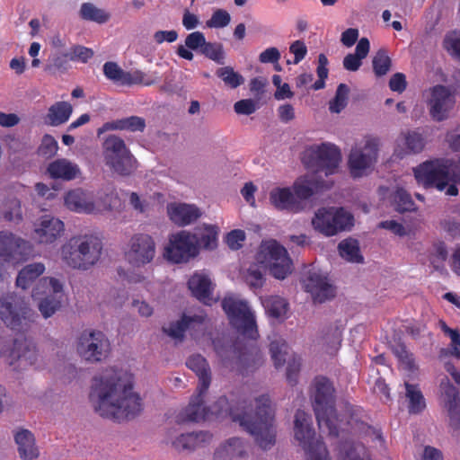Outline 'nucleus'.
Listing matches in <instances>:
<instances>
[{
	"mask_svg": "<svg viewBox=\"0 0 460 460\" xmlns=\"http://www.w3.org/2000/svg\"><path fill=\"white\" fill-rule=\"evenodd\" d=\"M131 373L108 368L94 376L89 394L90 402L101 416L123 420L138 415L143 411V401L135 391Z\"/></svg>",
	"mask_w": 460,
	"mask_h": 460,
	"instance_id": "nucleus-1",
	"label": "nucleus"
},
{
	"mask_svg": "<svg viewBox=\"0 0 460 460\" xmlns=\"http://www.w3.org/2000/svg\"><path fill=\"white\" fill-rule=\"evenodd\" d=\"M341 160V151L333 144L323 143L306 148L303 153L302 163L314 173L300 177L294 182L293 192L296 199L302 202L323 189L324 181H319L316 174L323 172L329 176L335 173Z\"/></svg>",
	"mask_w": 460,
	"mask_h": 460,
	"instance_id": "nucleus-2",
	"label": "nucleus"
},
{
	"mask_svg": "<svg viewBox=\"0 0 460 460\" xmlns=\"http://www.w3.org/2000/svg\"><path fill=\"white\" fill-rule=\"evenodd\" d=\"M102 251V240L94 234L74 236L62 247L66 263L78 270H88L100 259Z\"/></svg>",
	"mask_w": 460,
	"mask_h": 460,
	"instance_id": "nucleus-3",
	"label": "nucleus"
},
{
	"mask_svg": "<svg viewBox=\"0 0 460 460\" xmlns=\"http://www.w3.org/2000/svg\"><path fill=\"white\" fill-rule=\"evenodd\" d=\"M102 147L103 162L113 172L129 176L137 170V161L120 137L109 135Z\"/></svg>",
	"mask_w": 460,
	"mask_h": 460,
	"instance_id": "nucleus-4",
	"label": "nucleus"
},
{
	"mask_svg": "<svg viewBox=\"0 0 460 460\" xmlns=\"http://www.w3.org/2000/svg\"><path fill=\"white\" fill-rule=\"evenodd\" d=\"M273 410L269 397L262 396L258 401L257 418L252 422L248 417L238 420L240 425L249 431L262 448H268L275 442V429L272 424Z\"/></svg>",
	"mask_w": 460,
	"mask_h": 460,
	"instance_id": "nucleus-5",
	"label": "nucleus"
},
{
	"mask_svg": "<svg viewBox=\"0 0 460 460\" xmlns=\"http://www.w3.org/2000/svg\"><path fill=\"white\" fill-rule=\"evenodd\" d=\"M314 388V411L319 426L335 435L342 420H338L333 407V386L328 379L321 377L315 380Z\"/></svg>",
	"mask_w": 460,
	"mask_h": 460,
	"instance_id": "nucleus-6",
	"label": "nucleus"
},
{
	"mask_svg": "<svg viewBox=\"0 0 460 460\" xmlns=\"http://www.w3.org/2000/svg\"><path fill=\"white\" fill-rule=\"evenodd\" d=\"M188 367L199 376V385L197 394L192 397L187 409V414L190 420L200 421L208 419L209 411L204 405V398L210 385L209 367L206 359L200 355H195L189 358Z\"/></svg>",
	"mask_w": 460,
	"mask_h": 460,
	"instance_id": "nucleus-7",
	"label": "nucleus"
},
{
	"mask_svg": "<svg viewBox=\"0 0 460 460\" xmlns=\"http://www.w3.org/2000/svg\"><path fill=\"white\" fill-rule=\"evenodd\" d=\"M395 354L400 361V366L405 374V396L408 401V409L411 413H419L426 407L424 396L417 384L411 381L418 374V365L415 358L405 347L401 346L395 350Z\"/></svg>",
	"mask_w": 460,
	"mask_h": 460,
	"instance_id": "nucleus-8",
	"label": "nucleus"
},
{
	"mask_svg": "<svg viewBox=\"0 0 460 460\" xmlns=\"http://www.w3.org/2000/svg\"><path fill=\"white\" fill-rule=\"evenodd\" d=\"M222 305L231 323L243 337L257 339L259 334L255 315L245 301L229 296L223 300Z\"/></svg>",
	"mask_w": 460,
	"mask_h": 460,
	"instance_id": "nucleus-9",
	"label": "nucleus"
},
{
	"mask_svg": "<svg viewBox=\"0 0 460 460\" xmlns=\"http://www.w3.org/2000/svg\"><path fill=\"white\" fill-rule=\"evenodd\" d=\"M111 349V343L105 333L96 329H86L77 337L75 350L78 356L91 363L105 358Z\"/></svg>",
	"mask_w": 460,
	"mask_h": 460,
	"instance_id": "nucleus-10",
	"label": "nucleus"
},
{
	"mask_svg": "<svg viewBox=\"0 0 460 460\" xmlns=\"http://www.w3.org/2000/svg\"><path fill=\"white\" fill-rule=\"evenodd\" d=\"M353 216L343 208H321L312 219L314 228L325 236H333L353 226Z\"/></svg>",
	"mask_w": 460,
	"mask_h": 460,
	"instance_id": "nucleus-11",
	"label": "nucleus"
},
{
	"mask_svg": "<svg viewBox=\"0 0 460 460\" xmlns=\"http://www.w3.org/2000/svg\"><path fill=\"white\" fill-rule=\"evenodd\" d=\"M379 139L371 136L364 137L359 145L352 147L348 160L350 173L354 178L361 177L377 161Z\"/></svg>",
	"mask_w": 460,
	"mask_h": 460,
	"instance_id": "nucleus-12",
	"label": "nucleus"
},
{
	"mask_svg": "<svg viewBox=\"0 0 460 460\" xmlns=\"http://www.w3.org/2000/svg\"><path fill=\"white\" fill-rule=\"evenodd\" d=\"M199 254L196 234L181 230L169 237L164 247V259L173 264L187 263Z\"/></svg>",
	"mask_w": 460,
	"mask_h": 460,
	"instance_id": "nucleus-13",
	"label": "nucleus"
},
{
	"mask_svg": "<svg viewBox=\"0 0 460 460\" xmlns=\"http://www.w3.org/2000/svg\"><path fill=\"white\" fill-rule=\"evenodd\" d=\"M414 176L419 183L439 190H444L451 181L447 162L438 159L420 164L414 169Z\"/></svg>",
	"mask_w": 460,
	"mask_h": 460,
	"instance_id": "nucleus-14",
	"label": "nucleus"
},
{
	"mask_svg": "<svg viewBox=\"0 0 460 460\" xmlns=\"http://www.w3.org/2000/svg\"><path fill=\"white\" fill-rule=\"evenodd\" d=\"M427 101L429 112L433 120H446L456 105V91L447 85L436 84L429 90Z\"/></svg>",
	"mask_w": 460,
	"mask_h": 460,
	"instance_id": "nucleus-15",
	"label": "nucleus"
},
{
	"mask_svg": "<svg viewBox=\"0 0 460 460\" xmlns=\"http://www.w3.org/2000/svg\"><path fill=\"white\" fill-rule=\"evenodd\" d=\"M261 251L269 261V270L277 279H285L293 270V261L287 249L276 240H270L261 246Z\"/></svg>",
	"mask_w": 460,
	"mask_h": 460,
	"instance_id": "nucleus-16",
	"label": "nucleus"
},
{
	"mask_svg": "<svg viewBox=\"0 0 460 460\" xmlns=\"http://www.w3.org/2000/svg\"><path fill=\"white\" fill-rule=\"evenodd\" d=\"M155 255V243L147 234H134L125 252L126 260L133 266L140 267L150 263Z\"/></svg>",
	"mask_w": 460,
	"mask_h": 460,
	"instance_id": "nucleus-17",
	"label": "nucleus"
},
{
	"mask_svg": "<svg viewBox=\"0 0 460 460\" xmlns=\"http://www.w3.org/2000/svg\"><path fill=\"white\" fill-rule=\"evenodd\" d=\"M168 443L179 452L191 453L212 442L213 435L208 431H196L176 435L172 429L166 435Z\"/></svg>",
	"mask_w": 460,
	"mask_h": 460,
	"instance_id": "nucleus-18",
	"label": "nucleus"
},
{
	"mask_svg": "<svg viewBox=\"0 0 460 460\" xmlns=\"http://www.w3.org/2000/svg\"><path fill=\"white\" fill-rule=\"evenodd\" d=\"M312 424L310 415L303 411H296L293 429L294 438L297 446L301 447L304 451L314 446L316 441H321L315 438Z\"/></svg>",
	"mask_w": 460,
	"mask_h": 460,
	"instance_id": "nucleus-19",
	"label": "nucleus"
},
{
	"mask_svg": "<svg viewBox=\"0 0 460 460\" xmlns=\"http://www.w3.org/2000/svg\"><path fill=\"white\" fill-rule=\"evenodd\" d=\"M65 226L60 219L45 215L42 216L34 229L35 238L40 243H52L63 234Z\"/></svg>",
	"mask_w": 460,
	"mask_h": 460,
	"instance_id": "nucleus-20",
	"label": "nucleus"
},
{
	"mask_svg": "<svg viewBox=\"0 0 460 460\" xmlns=\"http://www.w3.org/2000/svg\"><path fill=\"white\" fill-rule=\"evenodd\" d=\"M28 243L8 230L0 231V258L5 261L17 259L27 249Z\"/></svg>",
	"mask_w": 460,
	"mask_h": 460,
	"instance_id": "nucleus-21",
	"label": "nucleus"
},
{
	"mask_svg": "<svg viewBox=\"0 0 460 460\" xmlns=\"http://www.w3.org/2000/svg\"><path fill=\"white\" fill-rule=\"evenodd\" d=\"M3 356L10 365H13L17 360L32 365L37 360L38 353L36 347L31 342L21 340L16 341L12 349L4 350Z\"/></svg>",
	"mask_w": 460,
	"mask_h": 460,
	"instance_id": "nucleus-22",
	"label": "nucleus"
},
{
	"mask_svg": "<svg viewBox=\"0 0 460 460\" xmlns=\"http://www.w3.org/2000/svg\"><path fill=\"white\" fill-rule=\"evenodd\" d=\"M271 204L279 210H288L293 213L300 212L303 204L296 199L290 188H275L270 193Z\"/></svg>",
	"mask_w": 460,
	"mask_h": 460,
	"instance_id": "nucleus-23",
	"label": "nucleus"
},
{
	"mask_svg": "<svg viewBox=\"0 0 460 460\" xmlns=\"http://www.w3.org/2000/svg\"><path fill=\"white\" fill-rule=\"evenodd\" d=\"M247 453V445L240 438H231L215 450L214 460H242Z\"/></svg>",
	"mask_w": 460,
	"mask_h": 460,
	"instance_id": "nucleus-24",
	"label": "nucleus"
},
{
	"mask_svg": "<svg viewBox=\"0 0 460 460\" xmlns=\"http://www.w3.org/2000/svg\"><path fill=\"white\" fill-rule=\"evenodd\" d=\"M66 207L76 213L92 214L95 211V205L90 194L82 189H75L65 196Z\"/></svg>",
	"mask_w": 460,
	"mask_h": 460,
	"instance_id": "nucleus-25",
	"label": "nucleus"
},
{
	"mask_svg": "<svg viewBox=\"0 0 460 460\" xmlns=\"http://www.w3.org/2000/svg\"><path fill=\"white\" fill-rule=\"evenodd\" d=\"M14 441L17 445L19 456L22 460H35L40 456L34 435L25 429H19L14 432Z\"/></svg>",
	"mask_w": 460,
	"mask_h": 460,
	"instance_id": "nucleus-26",
	"label": "nucleus"
},
{
	"mask_svg": "<svg viewBox=\"0 0 460 460\" xmlns=\"http://www.w3.org/2000/svg\"><path fill=\"white\" fill-rule=\"evenodd\" d=\"M12 300L11 297L0 299V317L7 326L14 329L25 320L27 309L17 305H13Z\"/></svg>",
	"mask_w": 460,
	"mask_h": 460,
	"instance_id": "nucleus-27",
	"label": "nucleus"
},
{
	"mask_svg": "<svg viewBox=\"0 0 460 460\" xmlns=\"http://www.w3.org/2000/svg\"><path fill=\"white\" fill-rule=\"evenodd\" d=\"M146 120L144 118L138 116H129L127 118L103 123L102 126L98 128L97 135L100 136L104 132L111 130L143 132L146 128Z\"/></svg>",
	"mask_w": 460,
	"mask_h": 460,
	"instance_id": "nucleus-28",
	"label": "nucleus"
},
{
	"mask_svg": "<svg viewBox=\"0 0 460 460\" xmlns=\"http://www.w3.org/2000/svg\"><path fill=\"white\" fill-rule=\"evenodd\" d=\"M171 220L179 226H185L196 221L201 215L194 205L176 204L168 207Z\"/></svg>",
	"mask_w": 460,
	"mask_h": 460,
	"instance_id": "nucleus-29",
	"label": "nucleus"
},
{
	"mask_svg": "<svg viewBox=\"0 0 460 460\" xmlns=\"http://www.w3.org/2000/svg\"><path fill=\"white\" fill-rule=\"evenodd\" d=\"M47 171L52 179L71 181L80 173L78 165L67 159L60 158L51 162Z\"/></svg>",
	"mask_w": 460,
	"mask_h": 460,
	"instance_id": "nucleus-30",
	"label": "nucleus"
},
{
	"mask_svg": "<svg viewBox=\"0 0 460 460\" xmlns=\"http://www.w3.org/2000/svg\"><path fill=\"white\" fill-rule=\"evenodd\" d=\"M73 112V106L67 102H57L52 104L45 118V123L52 127H58L66 123Z\"/></svg>",
	"mask_w": 460,
	"mask_h": 460,
	"instance_id": "nucleus-31",
	"label": "nucleus"
},
{
	"mask_svg": "<svg viewBox=\"0 0 460 460\" xmlns=\"http://www.w3.org/2000/svg\"><path fill=\"white\" fill-rule=\"evenodd\" d=\"M45 271V265L41 262H34L24 266L19 272L15 280L16 288H29Z\"/></svg>",
	"mask_w": 460,
	"mask_h": 460,
	"instance_id": "nucleus-32",
	"label": "nucleus"
},
{
	"mask_svg": "<svg viewBox=\"0 0 460 460\" xmlns=\"http://www.w3.org/2000/svg\"><path fill=\"white\" fill-rule=\"evenodd\" d=\"M343 328L338 324H330L322 328L319 342L330 351L338 349L341 343Z\"/></svg>",
	"mask_w": 460,
	"mask_h": 460,
	"instance_id": "nucleus-33",
	"label": "nucleus"
},
{
	"mask_svg": "<svg viewBox=\"0 0 460 460\" xmlns=\"http://www.w3.org/2000/svg\"><path fill=\"white\" fill-rule=\"evenodd\" d=\"M202 316H183L181 320L164 327V332L174 339H181L184 332L195 324L202 323Z\"/></svg>",
	"mask_w": 460,
	"mask_h": 460,
	"instance_id": "nucleus-34",
	"label": "nucleus"
},
{
	"mask_svg": "<svg viewBox=\"0 0 460 460\" xmlns=\"http://www.w3.org/2000/svg\"><path fill=\"white\" fill-rule=\"evenodd\" d=\"M61 305L60 289H51L48 294L40 298L39 302V310L45 318H49L55 314Z\"/></svg>",
	"mask_w": 460,
	"mask_h": 460,
	"instance_id": "nucleus-35",
	"label": "nucleus"
},
{
	"mask_svg": "<svg viewBox=\"0 0 460 460\" xmlns=\"http://www.w3.org/2000/svg\"><path fill=\"white\" fill-rule=\"evenodd\" d=\"M198 249L202 247L205 250L212 251L217 246L218 228L216 226L205 225L201 233L195 234Z\"/></svg>",
	"mask_w": 460,
	"mask_h": 460,
	"instance_id": "nucleus-36",
	"label": "nucleus"
},
{
	"mask_svg": "<svg viewBox=\"0 0 460 460\" xmlns=\"http://www.w3.org/2000/svg\"><path fill=\"white\" fill-rule=\"evenodd\" d=\"M340 255L348 261L360 263L363 262V256L360 253L358 242L349 238L342 240L339 245Z\"/></svg>",
	"mask_w": 460,
	"mask_h": 460,
	"instance_id": "nucleus-37",
	"label": "nucleus"
},
{
	"mask_svg": "<svg viewBox=\"0 0 460 460\" xmlns=\"http://www.w3.org/2000/svg\"><path fill=\"white\" fill-rule=\"evenodd\" d=\"M392 202L396 211L403 213L414 211L416 206L410 193L404 189L398 188L392 195Z\"/></svg>",
	"mask_w": 460,
	"mask_h": 460,
	"instance_id": "nucleus-38",
	"label": "nucleus"
},
{
	"mask_svg": "<svg viewBox=\"0 0 460 460\" xmlns=\"http://www.w3.org/2000/svg\"><path fill=\"white\" fill-rule=\"evenodd\" d=\"M216 75L224 82L226 86L231 89H235L244 83L243 76L235 72L232 66L219 67L216 71Z\"/></svg>",
	"mask_w": 460,
	"mask_h": 460,
	"instance_id": "nucleus-39",
	"label": "nucleus"
},
{
	"mask_svg": "<svg viewBox=\"0 0 460 460\" xmlns=\"http://www.w3.org/2000/svg\"><path fill=\"white\" fill-rule=\"evenodd\" d=\"M356 430L371 447L378 448L383 447L382 435L378 429L361 422L357 424Z\"/></svg>",
	"mask_w": 460,
	"mask_h": 460,
	"instance_id": "nucleus-40",
	"label": "nucleus"
},
{
	"mask_svg": "<svg viewBox=\"0 0 460 460\" xmlns=\"http://www.w3.org/2000/svg\"><path fill=\"white\" fill-rule=\"evenodd\" d=\"M80 16L86 21H92L98 23L106 22L110 15L102 9L97 8L92 3H84L80 8Z\"/></svg>",
	"mask_w": 460,
	"mask_h": 460,
	"instance_id": "nucleus-41",
	"label": "nucleus"
},
{
	"mask_svg": "<svg viewBox=\"0 0 460 460\" xmlns=\"http://www.w3.org/2000/svg\"><path fill=\"white\" fill-rule=\"evenodd\" d=\"M305 288H332L328 283L327 277L321 270L314 268L309 269L304 276Z\"/></svg>",
	"mask_w": 460,
	"mask_h": 460,
	"instance_id": "nucleus-42",
	"label": "nucleus"
},
{
	"mask_svg": "<svg viewBox=\"0 0 460 460\" xmlns=\"http://www.w3.org/2000/svg\"><path fill=\"white\" fill-rule=\"evenodd\" d=\"M267 313L275 318H283L288 312V304L281 297H270L263 302Z\"/></svg>",
	"mask_w": 460,
	"mask_h": 460,
	"instance_id": "nucleus-43",
	"label": "nucleus"
},
{
	"mask_svg": "<svg viewBox=\"0 0 460 460\" xmlns=\"http://www.w3.org/2000/svg\"><path fill=\"white\" fill-rule=\"evenodd\" d=\"M270 353L274 365L277 368L282 367L290 357L288 355V347L287 343L282 340L271 342Z\"/></svg>",
	"mask_w": 460,
	"mask_h": 460,
	"instance_id": "nucleus-44",
	"label": "nucleus"
},
{
	"mask_svg": "<svg viewBox=\"0 0 460 460\" xmlns=\"http://www.w3.org/2000/svg\"><path fill=\"white\" fill-rule=\"evenodd\" d=\"M156 81V76L147 75L141 70H135L131 72H126L123 85L129 86L134 84H141L145 86H149L155 84Z\"/></svg>",
	"mask_w": 460,
	"mask_h": 460,
	"instance_id": "nucleus-45",
	"label": "nucleus"
},
{
	"mask_svg": "<svg viewBox=\"0 0 460 460\" xmlns=\"http://www.w3.org/2000/svg\"><path fill=\"white\" fill-rule=\"evenodd\" d=\"M373 70L376 76H383L388 73L392 66V60L386 50L379 49L372 60Z\"/></svg>",
	"mask_w": 460,
	"mask_h": 460,
	"instance_id": "nucleus-46",
	"label": "nucleus"
},
{
	"mask_svg": "<svg viewBox=\"0 0 460 460\" xmlns=\"http://www.w3.org/2000/svg\"><path fill=\"white\" fill-rule=\"evenodd\" d=\"M442 391L451 419L458 420L460 418V402L456 397L454 387L442 384Z\"/></svg>",
	"mask_w": 460,
	"mask_h": 460,
	"instance_id": "nucleus-47",
	"label": "nucleus"
},
{
	"mask_svg": "<svg viewBox=\"0 0 460 460\" xmlns=\"http://www.w3.org/2000/svg\"><path fill=\"white\" fill-rule=\"evenodd\" d=\"M201 53L208 58L213 60L218 65H224L226 54L223 44L220 42H206Z\"/></svg>",
	"mask_w": 460,
	"mask_h": 460,
	"instance_id": "nucleus-48",
	"label": "nucleus"
},
{
	"mask_svg": "<svg viewBox=\"0 0 460 460\" xmlns=\"http://www.w3.org/2000/svg\"><path fill=\"white\" fill-rule=\"evenodd\" d=\"M349 87L345 84H340L337 87L335 97L330 102L329 110L333 113H340L347 105Z\"/></svg>",
	"mask_w": 460,
	"mask_h": 460,
	"instance_id": "nucleus-49",
	"label": "nucleus"
},
{
	"mask_svg": "<svg viewBox=\"0 0 460 460\" xmlns=\"http://www.w3.org/2000/svg\"><path fill=\"white\" fill-rule=\"evenodd\" d=\"M439 327L447 334L450 340L449 350L450 354L460 360V333L457 330L449 328L445 322H439Z\"/></svg>",
	"mask_w": 460,
	"mask_h": 460,
	"instance_id": "nucleus-50",
	"label": "nucleus"
},
{
	"mask_svg": "<svg viewBox=\"0 0 460 460\" xmlns=\"http://www.w3.org/2000/svg\"><path fill=\"white\" fill-rule=\"evenodd\" d=\"M103 74L109 80L123 85L126 71L120 68L117 63L112 61L106 62L103 65Z\"/></svg>",
	"mask_w": 460,
	"mask_h": 460,
	"instance_id": "nucleus-51",
	"label": "nucleus"
},
{
	"mask_svg": "<svg viewBox=\"0 0 460 460\" xmlns=\"http://www.w3.org/2000/svg\"><path fill=\"white\" fill-rule=\"evenodd\" d=\"M328 63V58L324 54L322 53L318 56V66L316 68L318 80H316L312 85L314 90H321L324 88L325 79L327 78L329 72L327 68Z\"/></svg>",
	"mask_w": 460,
	"mask_h": 460,
	"instance_id": "nucleus-52",
	"label": "nucleus"
},
{
	"mask_svg": "<svg viewBox=\"0 0 460 460\" xmlns=\"http://www.w3.org/2000/svg\"><path fill=\"white\" fill-rule=\"evenodd\" d=\"M447 255V250L444 243H438L433 246V252L429 255V261L435 270L443 268Z\"/></svg>",
	"mask_w": 460,
	"mask_h": 460,
	"instance_id": "nucleus-53",
	"label": "nucleus"
},
{
	"mask_svg": "<svg viewBox=\"0 0 460 460\" xmlns=\"http://www.w3.org/2000/svg\"><path fill=\"white\" fill-rule=\"evenodd\" d=\"M58 142L51 135L46 134L42 137L41 144L39 146L38 153L46 158L54 156L58 152Z\"/></svg>",
	"mask_w": 460,
	"mask_h": 460,
	"instance_id": "nucleus-54",
	"label": "nucleus"
},
{
	"mask_svg": "<svg viewBox=\"0 0 460 460\" xmlns=\"http://www.w3.org/2000/svg\"><path fill=\"white\" fill-rule=\"evenodd\" d=\"M231 21L229 13L224 9L216 10L209 20L206 22L208 28H224L226 27Z\"/></svg>",
	"mask_w": 460,
	"mask_h": 460,
	"instance_id": "nucleus-55",
	"label": "nucleus"
},
{
	"mask_svg": "<svg viewBox=\"0 0 460 460\" xmlns=\"http://www.w3.org/2000/svg\"><path fill=\"white\" fill-rule=\"evenodd\" d=\"M307 460H332L326 447L322 441L305 450Z\"/></svg>",
	"mask_w": 460,
	"mask_h": 460,
	"instance_id": "nucleus-56",
	"label": "nucleus"
},
{
	"mask_svg": "<svg viewBox=\"0 0 460 460\" xmlns=\"http://www.w3.org/2000/svg\"><path fill=\"white\" fill-rule=\"evenodd\" d=\"M66 56H69V59L72 61L86 63L93 57V51L92 49L81 45H75L68 53H66Z\"/></svg>",
	"mask_w": 460,
	"mask_h": 460,
	"instance_id": "nucleus-57",
	"label": "nucleus"
},
{
	"mask_svg": "<svg viewBox=\"0 0 460 460\" xmlns=\"http://www.w3.org/2000/svg\"><path fill=\"white\" fill-rule=\"evenodd\" d=\"M211 285V279L205 271H195L187 282V288H210Z\"/></svg>",
	"mask_w": 460,
	"mask_h": 460,
	"instance_id": "nucleus-58",
	"label": "nucleus"
},
{
	"mask_svg": "<svg viewBox=\"0 0 460 460\" xmlns=\"http://www.w3.org/2000/svg\"><path fill=\"white\" fill-rule=\"evenodd\" d=\"M404 140L410 152L419 153L424 147V139L422 136L415 131L409 132L405 136Z\"/></svg>",
	"mask_w": 460,
	"mask_h": 460,
	"instance_id": "nucleus-59",
	"label": "nucleus"
},
{
	"mask_svg": "<svg viewBox=\"0 0 460 460\" xmlns=\"http://www.w3.org/2000/svg\"><path fill=\"white\" fill-rule=\"evenodd\" d=\"M244 240L245 233L241 229L232 230L226 236V243L227 246L234 251H237L242 248Z\"/></svg>",
	"mask_w": 460,
	"mask_h": 460,
	"instance_id": "nucleus-60",
	"label": "nucleus"
},
{
	"mask_svg": "<svg viewBox=\"0 0 460 460\" xmlns=\"http://www.w3.org/2000/svg\"><path fill=\"white\" fill-rule=\"evenodd\" d=\"M246 283L250 288H261L264 284V276L261 270L257 268H250L245 276Z\"/></svg>",
	"mask_w": 460,
	"mask_h": 460,
	"instance_id": "nucleus-61",
	"label": "nucleus"
},
{
	"mask_svg": "<svg viewBox=\"0 0 460 460\" xmlns=\"http://www.w3.org/2000/svg\"><path fill=\"white\" fill-rule=\"evenodd\" d=\"M206 39L202 32L194 31L190 33L185 39V45L190 49H203L206 44Z\"/></svg>",
	"mask_w": 460,
	"mask_h": 460,
	"instance_id": "nucleus-62",
	"label": "nucleus"
},
{
	"mask_svg": "<svg viewBox=\"0 0 460 460\" xmlns=\"http://www.w3.org/2000/svg\"><path fill=\"white\" fill-rule=\"evenodd\" d=\"M280 57L279 50L275 47H270L259 55V61L262 64H278Z\"/></svg>",
	"mask_w": 460,
	"mask_h": 460,
	"instance_id": "nucleus-63",
	"label": "nucleus"
},
{
	"mask_svg": "<svg viewBox=\"0 0 460 460\" xmlns=\"http://www.w3.org/2000/svg\"><path fill=\"white\" fill-rule=\"evenodd\" d=\"M345 460H370L368 453L362 445H357L346 452Z\"/></svg>",
	"mask_w": 460,
	"mask_h": 460,
	"instance_id": "nucleus-64",
	"label": "nucleus"
}]
</instances>
